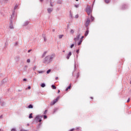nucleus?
Wrapping results in <instances>:
<instances>
[{
	"instance_id": "obj_32",
	"label": "nucleus",
	"mask_w": 131,
	"mask_h": 131,
	"mask_svg": "<svg viewBox=\"0 0 131 131\" xmlns=\"http://www.w3.org/2000/svg\"><path fill=\"white\" fill-rule=\"evenodd\" d=\"M71 33L73 34V33H74V31L73 30H71Z\"/></svg>"
},
{
	"instance_id": "obj_36",
	"label": "nucleus",
	"mask_w": 131,
	"mask_h": 131,
	"mask_svg": "<svg viewBox=\"0 0 131 131\" xmlns=\"http://www.w3.org/2000/svg\"><path fill=\"white\" fill-rule=\"evenodd\" d=\"M73 47H74V44H72L70 46L71 49H72V48H73Z\"/></svg>"
},
{
	"instance_id": "obj_55",
	"label": "nucleus",
	"mask_w": 131,
	"mask_h": 131,
	"mask_svg": "<svg viewBox=\"0 0 131 131\" xmlns=\"http://www.w3.org/2000/svg\"><path fill=\"white\" fill-rule=\"evenodd\" d=\"M55 79H56V80H57V79H58V77H56Z\"/></svg>"
},
{
	"instance_id": "obj_60",
	"label": "nucleus",
	"mask_w": 131,
	"mask_h": 131,
	"mask_svg": "<svg viewBox=\"0 0 131 131\" xmlns=\"http://www.w3.org/2000/svg\"><path fill=\"white\" fill-rule=\"evenodd\" d=\"M0 131H4L3 130H2L1 129H0Z\"/></svg>"
},
{
	"instance_id": "obj_9",
	"label": "nucleus",
	"mask_w": 131,
	"mask_h": 131,
	"mask_svg": "<svg viewBox=\"0 0 131 131\" xmlns=\"http://www.w3.org/2000/svg\"><path fill=\"white\" fill-rule=\"evenodd\" d=\"M53 10H54V9H53V8H48L47 9V11H48L49 14H51L53 12Z\"/></svg>"
},
{
	"instance_id": "obj_35",
	"label": "nucleus",
	"mask_w": 131,
	"mask_h": 131,
	"mask_svg": "<svg viewBox=\"0 0 131 131\" xmlns=\"http://www.w3.org/2000/svg\"><path fill=\"white\" fill-rule=\"evenodd\" d=\"M79 77V73H78L76 76V78H78Z\"/></svg>"
},
{
	"instance_id": "obj_30",
	"label": "nucleus",
	"mask_w": 131,
	"mask_h": 131,
	"mask_svg": "<svg viewBox=\"0 0 131 131\" xmlns=\"http://www.w3.org/2000/svg\"><path fill=\"white\" fill-rule=\"evenodd\" d=\"M47 113H48V110H46L45 111L43 114L46 115V114H47Z\"/></svg>"
},
{
	"instance_id": "obj_42",
	"label": "nucleus",
	"mask_w": 131,
	"mask_h": 131,
	"mask_svg": "<svg viewBox=\"0 0 131 131\" xmlns=\"http://www.w3.org/2000/svg\"><path fill=\"white\" fill-rule=\"evenodd\" d=\"M11 131H16V128H12V129H11Z\"/></svg>"
},
{
	"instance_id": "obj_24",
	"label": "nucleus",
	"mask_w": 131,
	"mask_h": 131,
	"mask_svg": "<svg viewBox=\"0 0 131 131\" xmlns=\"http://www.w3.org/2000/svg\"><path fill=\"white\" fill-rule=\"evenodd\" d=\"M41 88H45L46 86V84L44 83H42L41 84Z\"/></svg>"
},
{
	"instance_id": "obj_31",
	"label": "nucleus",
	"mask_w": 131,
	"mask_h": 131,
	"mask_svg": "<svg viewBox=\"0 0 131 131\" xmlns=\"http://www.w3.org/2000/svg\"><path fill=\"white\" fill-rule=\"evenodd\" d=\"M50 72H51V70H48L47 71V74H49V73H50Z\"/></svg>"
},
{
	"instance_id": "obj_40",
	"label": "nucleus",
	"mask_w": 131,
	"mask_h": 131,
	"mask_svg": "<svg viewBox=\"0 0 131 131\" xmlns=\"http://www.w3.org/2000/svg\"><path fill=\"white\" fill-rule=\"evenodd\" d=\"M76 53L77 54H79V49H78L77 50H76Z\"/></svg>"
},
{
	"instance_id": "obj_16",
	"label": "nucleus",
	"mask_w": 131,
	"mask_h": 131,
	"mask_svg": "<svg viewBox=\"0 0 131 131\" xmlns=\"http://www.w3.org/2000/svg\"><path fill=\"white\" fill-rule=\"evenodd\" d=\"M70 89H71V84H70V85L66 89V92H67V91H68V90H70Z\"/></svg>"
},
{
	"instance_id": "obj_56",
	"label": "nucleus",
	"mask_w": 131,
	"mask_h": 131,
	"mask_svg": "<svg viewBox=\"0 0 131 131\" xmlns=\"http://www.w3.org/2000/svg\"><path fill=\"white\" fill-rule=\"evenodd\" d=\"M76 57H77V58H78V55H76Z\"/></svg>"
},
{
	"instance_id": "obj_54",
	"label": "nucleus",
	"mask_w": 131,
	"mask_h": 131,
	"mask_svg": "<svg viewBox=\"0 0 131 131\" xmlns=\"http://www.w3.org/2000/svg\"><path fill=\"white\" fill-rule=\"evenodd\" d=\"M39 1H40L41 3H42V2H43V0H39Z\"/></svg>"
},
{
	"instance_id": "obj_13",
	"label": "nucleus",
	"mask_w": 131,
	"mask_h": 131,
	"mask_svg": "<svg viewBox=\"0 0 131 131\" xmlns=\"http://www.w3.org/2000/svg\"><path fill=\"white\" fill-rule=\"evenodd\" d=\"M42 36L43 38L44 39V41H47V38H46V34H43L42 35Z\"/></svg>"
},
{
	"instance_id": "obj_62",
	"label": "nucleus",
	"mask_w": 131,
	"mask_h": 131,
	"mask_svg": "<svg viewBox=\"0 0 131 131\" xmlns=\"http://www.w3.org/2000/svg\"><path fill=\"white\" fill-rule=\"evenodd\" d=\"M76 2H78V0H76Z\"/></svg>"
},
{
	"instance_id": "obj_64",
	"label": "nucleus",
	"mask_w": 131,
	"mask_h": 131,
	"mask_svg": "<svg viewBox=\"0 0 131 131\" xmlns=\"http://www.w3.org/2000/svg\"><path fill=\"white\" fill-rule=\"evenodd\" d=\"M28 125H29V124H28Z\"/></svg>"
},
{
	"instance_id": "obj_47",
	"label": "nucleus",
	"mask_w": 131,
	"mask_h": 131,
	"mask_svg": "<svg viewBox=\"0 0 131 131\" xmlns=\"http://www.w3.org/2000/svg\"><path fill=\"white\" fill-rule=\"evenodd\" d=\"M28 90H30V89H31V86H29L28 87Z\"/></svg>"
},
{
	"instance_id": "obj_46",
	"label": "nucleus",
	"mask_w": 131,
	"mask_h": 131,
	"mask_svg": "<svg viewBox=\"0 0 131 131\" xmlns=\"http://www.w3.org/2000/svg\"><path fill=\"white\" fill-rule=\"evenodd\" d=\"M4 105H5V102H2L1 105L4 106Z\"/></svg>"
},
{
	"instance_id": "obj_53",
	"label": "nucleus",
	"mask_w": 131,
	"mask_h": 131,
	"mask_svg": "<svg viewBox=\"0 0 131 131\" xmlns=\"http://www.w3.org/2000/svg\"><path fill=\"white\" fill-rule=\"evenodd\" d=\"M0 118L1 119L3 118V115L0 116Z\"/></svg>"
},
{
	"instance_id": "obj_63",
	"label": "nucleus",
	"mask_w": 131,
	"mask_h": 131,
	"mask_svg": "<svg viewBox=\"0 0 131 131\" xmlns=\"http://www.w3.org/2000/svg\"><path fill=\"white\" fill-rule=\"evenodd\" d=\"M91 99H93V97H91Z\"/></svg>"
},
{
	"instance_id": "obj_50",
	"label": "nucleus",
	"mask_w": 131,
	"mask_h": 131,
	"mask_svg": "<svg viewBox=\"0 0 131 131\" xmlns=\"http://www.w3.org/2000/svg\"><path fill=\"white\" fill-rule=\"evenodd\" d=\"M76 130H79V127H77V128H76Z\"/></svg>"
},
{
	"instance_id": "obj_5",
	"label": "nucleus",
	"mask_w": 131,
	"mask_h": 131,
	"mask_svg": "<svg viewBox=\"0 0 131 131\" xmlns=\"http://www.w3.org/2000/svg\"><path fill=\"white\" fill-rule=\"evenodd\" d=\"M59 99H60V96L57 97L55 99H54L53 101H52L50 103V105L51 106H53L54 105H55V104L58 101H59Z\"/></svg>"
},
{
	"instance_id": "obj_18",
	"label": "nucleus",
	"mask_w": 131,
	"mask_h": 131,
	"mask_svg": "<svg viewBox=\"0 0 131 131\" xmlns=\"http://www.w3.org/2000/svg\"><path fill=\"white\" fill-rule=\"evenodd\" d=\"M47 51H45V52L43 53L41 58H44V57H46V55H47Z\"/></svg>"
},
{
	"instance_id": "obj_4",
	"label": "nucleus",
	"mask_w": 131,
	"mask_h": 131,
	"mask_svg": "<svg viewBox=\"0 0 131 131\" xmlns=\"http://www.w3.org/2000/svg\"><path fill=\"white\" fill-rule=\"evenodd\" d=\"M42 117H43L42 115H38L35 117V120H36L37 122H41V118H42Z\"/></svg>"
},
{
	"instance_id": "obj_45",
	"label": "nucleus",
	"mask_w": 131,
	"mask_h": 131,
	"mask_svg": "<svg viewBox=\"0 0 131 131\" xmlns=\"http://www.w3.org/2000/svg\"><path fill=\"white\" fill-rule=\"evenodd\" d=\"M27 80V79L24 78L23 79V81H26Z\"/></svg>"
},
{
	"instance_id": "obj_14",
	"label": "nucleus",
	"mask_w": 131,
	"mask_h": 131,
	"mask_svg": "<svg viewBox=\"0 0 131 131\" xmlns=\"http://www.w3.org/2000/svg\"><path fill=\"white\" fill-rule=\"evenodd\" d=\"M29 24V21H26V22L24 23V26H27Z\"/></svg>"
},
{
	"instance_id": "obj_10",
	"label": "nucleus",
	"mask_w": 131,
	"mask_h": 131,
	"mask_svg": "<svg viewBox=\"0 0 131 131\" xmlns=\"http://www.w3.org/2000/svg\"><path fill=\"white\" fill-rule=\"evenodd\" d=\"M71 55H72V53H71V52H70L67 56V59L68 60H69V59L70 58V57L71 56Z\"/></svg>"
},
{
	"instance_id": "obj_39",
	"label": "nucleus",
	"mask_w": 131,
	"mask_h": 131,
	"mask_svg": "<svg viewBox=\"0 0 131 131\" xmlns=\"http://www.w3.org/2000/svg\"><path fill=\"white\" fill-rule=\"evenodd\" d=\"M27 63H30V59H28L27 60Z\"/></svg>"
},
{
	"instance_id": "obj_1",
	"label": "nucleus",
	"mask_w": 131,
	"mask_h": 131,
	"mask_svg": "<svg viewBox=\"0 0 131 131\" xmlns=\"http://www.w3.org/2000/svg\"><path fill=\"white\" fill-rule=\"evenodd\" d=\"M16 20V15H15V11L12 12L11 17L10 18V25L9 28L10 29H14V27L13 26V22Z\"/></svg>"
},
{
	"instance_id": "obj_7",
	"label": "nucleus",
	"mask_w": 131,
	"mask_h": 131,
	"mask_svg": "<svg viewBox=\"0 0 131 131\" xmlns=\"http://www.w3.org/2000/svg\"><path fill=\"white\" fill-rule=\"evenodd\" d=\"M81 35V34L78 33L76 37L74 38V41H75V42H76L77 41V40H79V38L80 37Z\"/></svg>"
},
{
	"instance_id": "obj_15",
	"label": "nucleus",
	"mask_w": 131,
	"mask_h": 131,
	"mask_svg": "<svg viewBox=\"0 0 131 131\" xmlns=\"http://www.w3.org/2000/svg\"><path fill=\"white\" fill-rule=\"evenodd\" d=\"M28 68V66H25L24 68V71L26 72V71H27Z\"/></svg>"
},
{
	"instance_id": "obj_22",
	"label": "nucleus",
	"mask_w": 131,
	"mask_h": 131,
	"mask_svg": "<svg viewBox=\"0 0 131 131\" xmlns=\"http://www.w3.org/2000/svg\"><path fill=\"white\" fill-rule=\"evenodd\" d=\"M17 8H18V5H15V6L14 7V11H13V13H14V12L15 13V10H16L17 9Z\"/></svg>"
},
{
	"instance_id": "obj_8",
	"label": "nucleus",
	"mask_w": 131,
	"mask_h": 131,
	"mask_svg": "<svg viewBox=\"0 0 131 131\" xmlns=\"http://www.w3.org/2000/svg\"><path fill=\"white\" fill-rule=\"evenodd\" d=\"M48 56H49V59L50 60L51 62H52L54 58L56 57V55L55 54H52L51 55H48Z\"/></svg>"
},
{
	"instance_id": "obj_23",
	"label": "nucleus",
	"mask_w": 131,
	"mask_h": 131,
	"mask_svg": "<svg viewBox=\"0 0 131 131\" xmlns=\"http://www.w3.org/2000/svg\"><path fill=\"white\" fill-rule=\"evenodd\" d=\"M51 86H52L53 90H56V89H57V87H56V86H55V85H52Z\"/></svg>"
},
{
	"instance_id": "obj_29",
	"label": "nucleus",
	"mask_w": 131,
	"mask_h": 131,
	"mask_svg": "<svg viewBox=\"0 0 131 131\" xmlns=\"http://www.w3.org/2000/svg\"><path fill=\"white\" fill-rule=\"evenodd\" d=\"M57 111H58V108H55L54 110L53 113H55L57 112Z\"/></svg>"
},
{
	"instance_id": "obj_51",
	"label": "nucleus",
	"mask_w": 131,
	"mask_h": 131,
	"mask_svg": "<svg viewBox=\"0 0 131 131\" xmlns=\"http://www.w3.org/2000/svg\"><path fill=\"white\" fill-rule=\"evenodd\" d=\"M128 102H129V98H128V100H127V103H128Z\"/></svg>"
},
{
	"instance_id": "obj_21",
	"label": "nucleus",
	"mask_w": 131,
	"mask_h": 131,
	"mask_svg": "<svg viewBox=\"0 0 131 131\" xmlns=\"http://www.w3.org/2000/svg\"><path fill=\"white\" fill-rule=\"evenodd\" d=\"M33 115V114L32 113H31L30 115H29V118L30 119H31V118H33V117L32 116Z\"/></svg>"
},
{
	"instance_id": "obj_43",
	"label": "nucleus",
	"mask_w": 131,
	"mask_h": 131,
	"mask_svg": "<svg viewBox=\"0 0 131 131\" xmlns=\"http://www.w3.org/2000/svg\"><path fill=\"white\" fill-rule=\"evenodd\" d=\"M51 7H54V5L52 4V2L50 3Z\"/></svg>"
},
{
	"instance_id": "obj_6",
	"label": "nucleus",
	"mask_w": 131,
	"mask_h": 131,
	"mask_svg": "<svg viewBox=\"0 0 131 131\" xmlns=\"http://www.w3.org/2000/svg\"><path fill=\"white\" fill-rule=\"evenodd\" d=\"M91 23V20L90 18H87L86 21L85 22V26L86 27V29H89V25H90V23Z\"/></svg>"
},
{
	"instance_id": "obj_38",
	"label": "nucleus",
	"mask_w": 131,
	"mask_h": 131,
	"mask_svg": "<svg viewBox=\"0 0 131 131\" xmlns=\"http://www.w3.org/2000/svg\"><path fill=\"white\" fill-rule=\"evenodd\" d=\"M73 130H75V128H72V129H70L69 131H73Z\"/></svg>"
},
{
	"instance_id": "obj_20",
	"label": "nucleus",
	"mask_w": 131,
	"mask_h": 131,
	"mask_svg": "<svg viewBox=\"0 0 131 131\" xmlns=\"http://www.w3.org/2000/svg\"><path fill=\"white\" fill-rule=\"evenodd\" d=\"M83 40V39H80L79 42L78 43V46H80Z\"/></svg>"
},
{
	"instance_id": "obj_44",
	"label": "nucleus",
	"mask_w": 131,
	"mask_h": 131,
	"mask_svg": "<svg viewBox=\"0 0 131 131\" xmlns=\"http://www.w3.org/2000/svg\"><path fill=\"white\" fill-rule=\"evenodd\" d=\"M14 46H18V42H15Z\"/></svg>"
},
{
	"instance_id": "obj_52",
	"label": "nucleus",
	"mask_w": 131,
	"mask_h": 131,
	"mask_svg": "<svg viewBox=\"0 0 131 131\" xmlns=\"http://www.w3.org/2000/svg\"><path fill=\"white\" fill-rule=\"evenodd\" d=\"M31 50H29L28 51V53H30Z\"/></svg>"
},
{
	"instance_id": "obj_33",
	"label": "nucleus",
	"mask_w": 131,
	"mask_h": 131,
	"mask_svg": "<svg viewBox=\"0 0 131 131\" xmlns=\"http://www.w3.org/2000/svg\"><path fill=\"white\" fill-rule=\"evenodd\" d=\"M43 118H44V119H47V118H48V117L47 116V115H44Z\"/></svg>"
},
{
	"instance_id": "obj_27",
	"label": "nucleus",
	"mask_w": 131,
	"mask_h": 131,
	"mask_svg": "<svg viewBox=\"0 0 131 131\" xmlns=\"http://www.w3.org/2000/svg\"><path fill=\"white\" fill-rule=\"evenodd\" d=\"M91 19L92 21H94V20H95V18L94 17H93V16L91 15Z\"/></svg>"
},
{
	"instance_id": "obj_2",
	"label": "nucleus",
	"mask_w": 131,
	"mask_h": 131,
	"mask_svg": "<svg viewBox=\"0 0 131 131\" xmlns=\"http://www.w3.org/2000/svg\"><path fill=\"white\" fill-rule=\"evenodd\" d=\"M51 62H52L50 59V56H46V57L43 60V63H44V64H50V63Z\"/></svg>"
},
{
	"instance_id": "obj_34",
	"label": "nucleus",
	"mask_w": 131,
	"mask_h": 131,
	"mask_svg": "<svg viewBox=\"0 0 131 131\" xmlns=\"http://www.w3.org/2000/svg\"><path fill=\"white\" fill-rule=\"evenodd\" d=\"M33 70H34V71H35V70H36V66H34Z\"/></svg>"
},
{
	"instance_id": "obj_58",
	"label": "nucleus",
	"mask_w": 131,
	"mask_h": 131,
	"mask_svg": "<svg viewBox=\"0 0 131 131\" xmlns=\"http://www.w3.org/2000/svg\"><path fill=\"white\" fill-rule=\"evenodd\" d=\"M71 17H72V14H70Z\"/></svg>"
},
{
	"instance_id": "obj_37",
	"label": "nucleus",
	"mask_w": 131,
	"mask_h": 131,
	"mask_svg": "<svg viewBox=\"0 0 131 131\" xmlns=\"http://www.w3.org/2000/svg\"><path fill=\"white\" fill-rule=\"evenodd\" d=\"M75 19H77L78 18V14H77L75 16Z\"/></svg>"
},
{
	"instance_id": "obj_48",
	"label": "nucleus",
	"mask_w": 131,
	"mask_h": 131,
	"mask_svg": "<svg viewBox=\"0 0 131 131\" xmlns=\"http://www.w3.org/2000/svg\"><path fill=\"white\" fill-rule=\"evenodd\" d=\"M43 72H42V71H39L38 72V73H39V74H40V73H42Z\"/></svg>"
},
{
	"instance_id": "obj_26",
	"label": "nucleus",
	"mask_w": 131,
	"mask_h": 131,
	"mask_svg": "<svg viewBox=\"0 0 131 131\" xmlns=\"http://www.w3.org/2000/svg\"><path fill=\"white\" fill-rule=\"evenodd\" d=\"M63 36H64V35H59V38L60 39H61V38H62V37H63Z\"/></svg>"
},
{
	"instance_id": "obj_41",
	"label": "nucleus",
	"mask_w": 131,
	"mask_h": 131,
	"mask_svg": "<svg viewBox=\"0 0 131 131\" xmlns=\"http://www.w3.org/2000/svg\"><path fill=\"white\" fill-rule=\"evenodd\" d=\"M75 8H78V7H79V5H75Z\"/></svg>"
},
{
	"instance_id": "obj_17",
	"label": "nucleus",
	"mask_w": 131,
	"mask_h": 131,
	"mask_svg": "<svg viewBox=\"0 0 131 131\" xmlns=\"http://www.w3.org/2000/svg\"><path fill=\"white\" fill-rule=\"evenodd\" d=\"M28 108H29V109H32V108H33V105L32 104H29Z\"/></svg>"
},
{
	"instance_id": "obj_11",
	"label": "nucleus",
	"mask_w": 131,
	"mask_h": 131,
	"mask_svg": "<svg viewBox=\"0 0 131 131\" xmlns=\"http://www.w3.org/2000/svg\"><path fill=\"white\" fill-rule=\"evenodd\" d=\"M89 32H90V31H89V28H88V29H87V30L85 32V34H84L85 36H88L89 34Z\"/></svg>"
},
{
	"instance_id": "obj_61",
	"label": "nucleus",
	"mask_w": 131,
	"mask_h": 131,
	"mask_svg": "<svg viewBox=\"0 0 131 131\" xmlns=\"http://www.w3.org/2000/svg\"><path fill=\"white\" fill-rule=\"evenodd\" d=\"M95 1H94V2H93V5H94V4H95Z\"/></svg>"
},
{
	"instance_id": "obj_28",
	"label": "nucleus",
	"mask_w": 131,
	"mask_h": 131,
	"mask_svg": "<svg viewBox=\"0 0 131 131\" xmlns=\"http://www.w3.org/2000/svg\"><path fill=\"white\" fill-rule=\"evenodd\" d=\"M74 70H76V62L75 61L74 63Z\"/></svg>"
},
{
	"instance_id": "obj_57",
	"label": "nucleus",
	"mask_w": 131,
	"mask_h": 131,
	"mask_svg": "<svg viewBox=\"0 0 131 131\" xmlns=\"http://www.w3.org/2000/svg\"><path fill=\"white\" fill-rule=\"evenodd\" d=\"M59 93H60V90L58 91V94H59Z\"/></svg>"
},
{
	"instance_id": "obj_3",
	"label": "nucleus",
	"mask_w": 131,
	"mask_h": 131,
	"mask_svg": "<svg viewBox=\"0 0 131 131\" xmlns=\"http://www.w3.org/2000/svg\"><path fill=\"white\" fill-rule=\"evenodd\" d=\"M86 12L88 15H90L91 14V13L93 12V9H92L91 6H89V5L87 6L86 8Z\"/></svg>"
},
{
	"instance_id": "obj_12",
	"label": "nucleus",
	"mask_w": 131,
	"mask_h": 131,
	"mask_svg": "<svg viewBox=\"0 0 131 131\" xmlns=\"http://www.w3.org/2000/svg\"><path fill=\"white\" fill-rule=\"evenodd\" d=\"M127 8V6L125 5H123L122 6V10H125Z\"/></svg>"
},
{
	"instance_id": "obj_59",
	"label": "nucleus",
	"mask_w": 131,
	"mask_h": 131,
	"mask_svg": "<svg viewBox=\"0 0 131 131\" xmlns=\"http://www.w3.org/2000/svg\"><path fill=\"white\" fill-rule=\"evenodd\" d=\"M63 53H65V50H63Z\"/></svg>"
},
{
	"instance_id": "obj_25",
	"label": "nucleus",
	"mask_w": 131,
	"mask_h": 131,
	"mask_svg": "<svg viewBox=\"0 0 131 131\" xmlns=\"http://www.w3.org/2000/svg\"><path fill=\"white\" fill-rule=\"evenodd\" d=\"M106 4H109L111 0H104Z\"/></svg>"
},
{
	"instance_id": "obj_19",
	"label": "nucleus",
	"mask_w": 131,
	"mask_h": 131,
	"mask_svg": "<svg viewBox=\"0 0 131 131\" xmlns=\"http://www.w3.org/2000/svg\"><path fill=\"white\" fill-rule=\"evenodd\" d=\"M63 3V1L62 0H58L57 1V4H59V5H61Z\"/></svg>"
},
{
	"instance_id": "obj_49",
	"label": "nucleus",
	"mask_w": 131,
	"mask_h": 131,
	"mask_svg": "<svg viewBox=\"0 0 131 131\" xmlns=\"http://www.w3.org/2000/svg\"><path fill=\"white\" fill-rule=\"evenodd\" d=\"M84 38V36H82L81 37L80 39H82Z\"/></svg>"
}]
</instances>
